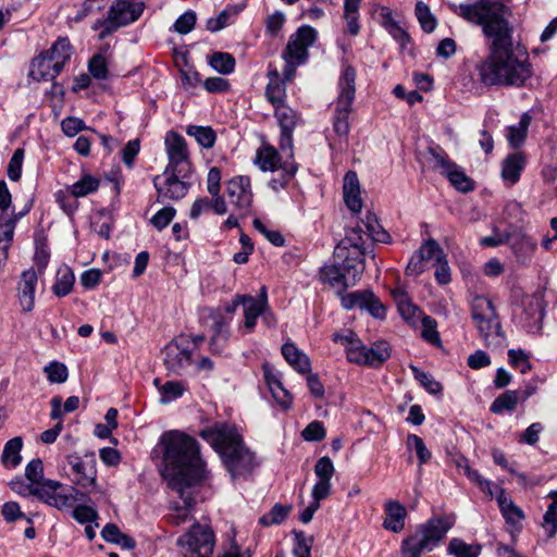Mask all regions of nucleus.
<instances>
[{
    "label": "nucleus",
    "mask_w": 557,
    "mask_h": 557,
    "mask_svg": "<svg viewBox=\"0 0 557 557\" xmlns=\"http://www.w3.org/2000/svg\"><path fill=\"white\" fill-rule=\"evenodd\" d=\"M450 9L465 21L481 26L483 34L492 39L488 70H524L529 60L525 49H509L512 29L508 17L511 10L504 0H473L450 4Z\"/></svg>",
    "instance_id": "obj_1"
},
{
    "label": "nucleus",
    "mask_w": 557,
    "mask_h": 557,
    "mask_svg": "<svg viewBox=\"0 0 557 557\" xmlns=\"http://www.w3.org/2000/svg\"><path fill=\"white\" fill-rule=\"evenodd\" d=\"M163 446L162 475L173 491L196 485L206 478V462L197 441L181 431H170L160 438Z\"/></svg>",
    "instance_id": "obj_2"
},
{
    "label": "nucleus",
    "mask_w": 557,
    "mask_h": 557,
    "mask_svg": "<svg viewBox=\"0 0 557 557\" xmlns=\"http://www.w3.org/2000/svg\"><path fill=\"white\" fill-rule=\"evenodd\" d=\"M199 436L220 455L233 479L250 474L257 466L253 453L246 447L234 425L215 422L202 429Z\"/></svg>",
    "instance_id": "obj_3"
},
{
    "label": "nucleus",
    "mask_w": 557,
    "mask_h": 557,
    "mask_svg": "<svg viewBox=\"0 0 557 557\" xmlns=\"http://www.w3.org/2000/svg\"><path fill=\"white\" fill-rule=\"evenodd\" d=\"M321 275L323 281L327 282L330 285L334 287L341 286L338 296L344 309L351 310L359 308L360 310L368 311L375 319L385 318V307L372 290L366 289L348 294L343 293L349 286V284L346 283V278L341 269L339 261L335 260L333 264L322 268Z\"/></svg>",
    "instance_id": "obj_4"
},
{
    "label": "nucleus",
    "mask_w": 557,
    "mask_h": 557,
    "mask_svg": "<svg viewBox=\"0 0 557 557\" xmlns=\"http://www.w3.org/2000/svg\"><path fill=\"white\" fill-rule=\"evenodd\" d=\"M454 521L448 517H436L418 525L414 532L401 542V557H421L423 552H432L445 539Z\"/></svg>",
    "instance_id": "obj_5"
},
{
    "label": "nucleus",
    "mask_w": 557,
    "mask_h": 557,
    "mask_svg": "<svg viewBox=\"0 0 557 557\" xmlns=\"http://www.w3.org/2000/svg\"><path fill=\"white\" fill-rule=\"evenodd\" d=\"M471 318L487 346L500 347L505 341V334L491 299L475 295L471 299Z\"/></svg>",
    "instance_id": "obj_6"
},
{
    "label": "nucleus",
    "mask_w": 557,
    "mask_h": 557,
    "mask_svg": "<svg viewBox=\"0 0 557 557\" xmlns=\"http://www.w3.org/2000/svg\"><path fill=\"white\" fill-rule=\"evenodd\" d=\"M355 72H344L338 82L339 94L333 117V128L338 137L346 138L350 131L349 114L356 94Z\"/></svg>",
    "instance_id": "obj_7"
},
{
    "label": "nucleus",
    "mask_w": 557,
    "mask_h": 557,
    "mask_svg": "<svg viewBox=\"0 0 557 557\" xmlns=\"http://www.w3.org/2000/svg\"><path fill=\"white\" fill-rule=\"evenodd\" d=\"M176 544L184 550V557H212L215 536L209 524L194 522L190 529L181 535Z\"/></svg>",
    "instance_id": "obj_8"
},
{
    "label": "nucleus",
    "mask_w": 557,
    "mask_h": 557,
    "mask_svg": "<svg viewBox=\"0 0 557 557\" xmlns=\"http://www.w3.org/2000/svg\"><path fill=\"white\" fill-rule=\"evenodd\" d=\"M28 493L58 510L71 508L78 500L77 495L79 494L76 487H65L55 480H44L37 487H29Z\"/></svg>",
    "instance_id": "obj_9"
},
{
    "label": "nucleus",
    "mask_w": 557,
    "mask_h": 557,
    "mask_svg": "<svg viewBox=\"0 0 557 557\" xmlns=\"http://www.w3.org/2000/svg\"><path fill=\"white\" fill-rule=\"evenodd\" d=\"M317 37V30L308 25L300 26L292 34L283 52L286 65L290 69L304 65L309 57L308 49L315 42Z\"/></svg>",
    "instance_id": "obj_10"
},
{
    "label": "nucleus",
    "mask_w": 557,
    "mask_h": 557,
    "mask_svg": "<svg viewBox=\"0 0 557 557\" xmlns=\"http://www.w3.org/2000/svg\"><path fill=\"white\" fill-rule=\"evenodd\" d=\"M145 8V2L140 0H114L108 10L103 25L108 32L127 26L141 16Z\"/></svg>",
    "instance_id": "obj_11"
},
{
    "label": "nucleus",
    "mask_w": 557,
    "mask_h": 557,
    "mask_svg": "<svg viewBox=\"0 0 557 557\" xmlns=\"http://www.w3.org/2000/svg\"><path fill=\"white\" fill-rule=\"evenodd\" d=\"M429 153L433 168L445 175L456 189L469 193L474 188L473 181L443 150L430 148Z\"/></svg>",
    "instance_id": "obj_12"
},
{
    "label": "nucleus",
    "mask_w": 557,
    "mask_h": 557,
    "mask_svg": "<svg viewBox=\"0 0 557 557\" xmlns=\"http://www.w3.org/2000/svg\"><path fill=\"white\" fill-rule=\"evenodd\" d=\"M389 347L386 343H376L372 347H367L361 339L355 341L346 351V358L349 362L359 366L380 367L389 358Z\"/></svg>",
    "instance_id": "obj_13"
},
{
    "label": "nucleus",
    "mask_w": 557,
    "mask_h": 557,
    "mask_svg": "<svg viewBox=\"0 0 557 557\" xmlns=\"http://www.w3.org/2000/svg\"><path fill=\"white\" fill-rule=\"evenodd\" d=\"M226 194L230 203L239 216H246L250 213L253 195L248 176L238 175L231 178L226 184Z\"/></svg>",
    "instance_id": "obj_14"
},
{
    "label": "nucleus",
    "mask_w": 557,
    "mask_h": 557,
    "mask_svg": "<svg viewBox=\"0 0 557 557\" xmlns=\"http://www.w3.org/2000/svg\"><path fill=\"white\" fill-rule=\"evenodd\" d=\"M162 354L165 368L175 374H182L191 364L189 341L185 336L170 342Z\"/></svg>",
    "instance_id": "obj_15"
},
{
    "label": "nucleus",
    "mask_w": 557,
    "mask_h": 557,
    "mask_svg": "<svg viewBox=\"0 0 557 557\" xmlns=\"http://www.w3.org/2000/svg\"><path fill=\"white\" fill-rule=\"evenodd\" d=\"M72 55V46L67 38H59L45 53H40L32 61L33 67H47L48 70H62L69 66Z\"/></svg>",
    "instance_id": "obj_16"
},
{
    "label": "nucleus",
    "mask_w": 557,
    "mask_h": 557,
    "mask_svg": "<svg viewBox=\"0 0 557 557\" xmlns=\"http://www.w3.org/2000/svg\"><path fill=\"white\" fill-rule=\"evenodd\" d=\"M255 164L263 172H274L281 169L288 177H293L298 170V165L294 161L281 162L280 152L269 144H263L257 149Z\"/></svg>",
    "instance_id": "obj_17"
},
{
    "label": "nucleus",
    "mask_w": 557,
    "mask_h": 557,
    "mask_svg": "<svg viewBox=\"0 0 557 557\" xmlns=\"http://www.w3.org/2000/svg\"><path fill=\"white\" fill-rule=\"evenodd\" d=\"M178 171L164 170L162 176H156L153 185L159 194V197L170 200H178L186 196L188 193L189 185L180 180L177 175Z\"/></svg>",
    "instance_id": "obj_18"
},
{
    "label": "nucleus",
    "mask_w": 557,
    "mask_h": 557,
    "mask_svg": "<svg viewBox=\"0 0 557 557\" xmlns=\"http://www.w3.org/2000/svg\"><path fill=\"white\" fill-rule=\"evenodd\" d=\"M194 485H182V491H175L181 503L173 504L171 512L168 516L169 523L175 527H180L186 522L194 521V517L190 515V510L196 504L191 487Z\"/></svg>",
    "instance_id": "obj_19"
},
{
    "label": "nucleus",
    "mask_w": 557,
    "mask_h": 557,
    "mask_svg": "<svg viewBox=\"0 0 557 557\" xmlns=\"http://www.w3.org/2000/svg\"><path fill=\"white\" fill-rule=\"evenodd\" d=\"M474 81H480L484 86H515L524 85L530 77V72H475Z\"/></svg>",
    "instance_id": "obj_20"
},
{
    "label": "nucleus",
    "mask_w": 557,
    "mask_h": 557,
    "mask_svg": "<svg viewBox=\"0 0 557 557\" xmlns=\"http://www.w3.org/2000/svg\"><path fill=\"white\" fill-rule=\"evenodd\" d=\"M165 147L169 164L165 170L177 171L178 165L188 161L187 145L183 136L175 132H169L165 137Z\"/></svg>",
    "instance_id": "obj_21"
},
{
    "label": "nucleus",
    "mask_w": 557,
    "mask_h": 557,
    "mask_svg": "<svg viewBox=\"0 0 557 557\" xmlns=\"http://www.w3.org/2000/svg\"><path fill=\"white\" fill-rule=\"evenodd\" d=\"M295 72H269L265 97L274 107L285 103L286 84L294 78Z\"/></svg>",
    "instance_id": "obj_22"
},
{
    "label": "nucleus",
    "mask_w": 557,
    "mask_h": 557,
    "mask_svg": "<svg viewBox=\"0 0 557 557\" xmlns=\"http://www.w3.org/2000/svg\"><path fill=\"white\" fill-rule=\"evenodd\" d=\"M66 459L72 469L73 484L84 488L96 486V470L92 466L86 463L78 456L70 455Z\"/></svg>",
    "instance_id": "obj_23"
},
{
    "label": "nucleus",
    "mask_w": 557,
    "mask_h": 557,
    "mask_svg": "<svg viewBox=\"0 0 557 557\" xmlns=\"http://www.w3.org/2000/svg\"><path fill=\"white\" fill-rule=\"evenodd\" d=\"M525 165L527 156L522 151L509 153L502 161L500 176L503 181L509 186L517 184Z\"/></svg>",
    "instance_id": "obj_24"
},
{
    "label": "nucleus",
    "mask_w": 557,
    "mask_h": 557,
    "mask_svg": "<svg viewBox=\"0 0 557 557\" xmlns=\"http://www.w3.org/2000/svg\"><path fill=\"white\" fill-rule=\"evenodd\" d=\"M38 281L36 271L30 268L21 274L18 282V298L23 311L29 312L35 306V290Z\"/></svg>",
    "instance_id": "obj_25"
},
{
    "label": "nucleus",
    "mask_w": 557,
    "mask_h": 557,
    "mask_svg": "<svg viewBox=\"0 0 557 557\" xmlns=\"http://www.w3.org/2000/svg\"><path fill=\"white\" fill-rule=\"evenodd\" d=\"M27 211L28 209L11 215L7 213L0 214V255H2L3 261H7L9 258L16 223Z\"/></svg>",
    "instance_id": "obj_26"
},
{
    "label": "nucleus",
    "mask_w": 557,
    "mask_h": 557,
    "mask_svg": "<svg viewBox=\"0 0 557 557\" xmlns=\"http://www.w3.org/2000/svg\"><path fill=\"white\" fill-rule=\"evenodd\" d=\"M347 251L355 255L357 253V256L366 255L362 230L359 226L346 230L345 237L334 249V257L346 256Z\"/></svg>",
    "instance_id": "obj_27"
},
{
    "label": "nucleus",
    "mask_w": 557,
    "mask_h": 557,
    "mask_svg": "<svg viewBox=\"0 0 557 557\" xmlns=\"http://www.w3.org/2000/svg\"><path fill=\"white\" fill-rule=\"evenodd\" d=\"M344 200L348 209L355 213L362 209L360 197V184L356 172L348 171L344 177L343 184Z\"/></svg>",
    "instance_id": "obj_28"
},
{
    "label": "nucleus",
    "mask_w": 557,
    "mask_h": 557,
    "mask_svg": "<svg viewBox=\"0 0 557 557\" xmlns=\"http://www.w3.org/2000/svg\"><path fill=\"white\" fill-rule=\"evenodd\" d=\"M363 257L364 256H357V253H351L350 251H347L346 256L334 257L335 260L339 261L341 269L346 278V283L349 285H354L357 281L360 280L364 270Z\"/></svg>",
    "instance_id": "obj_29"
},
{
    "label": "nucleus",
    "mask_w": 557,
    "mask_h": 557,
    "mask_svg": "<svg viewBox=\"0 0 557 557\" xmlns=\"http://www.w3.org/2000/svg\"><path fill=\"white\" fill-rule=\"evenodd\" d=\"M385 511L386 518L383 527L395 533L403 531L407 516L406 508L397 500H388L385 504Z\"/></svg>",
    "instance_id": "obj_30"
},
{
    "label": "nucleus",
    "mask_w": 557,
    "mask_h": 557,
    "mask_svg": "<svg viewBox=\"0 0 557 557\" xmlns=\"http://www.w3.org/2000/svg\"><path fill=\"white\" fill-rule=\"evenodd\" d=\"M531 122V114L524 112L517 125H510L506 128V138L511 148L518 149L524 144Z\"/></svg>",
    "instance_id": "obj_31"
},
{
    "label": "nucleus",
    "mask_w": 557,
    "mask_h": 557,
    "mask_svg": "<svg viewBox=\"0 0 557 557\" xmlns=\"http://www.w3.org/2000/svg\"><path fill=\"white\" fill-rule=\"evenodd\" d=\"M282 354L285 360L298 372L308 373L311 370L309 358L299 350L293 343H285L282 346Z\"/></svg>",
    "instance_id": "obj_32"
},
{
    "label": "nucleus",
    "mask_w": 557,
    "mask_h": 557,
    "mask_svg": "<svg viewBox=\"0 0 557 557\" xmlns=\"http://www.w3.org/2000/svg\"><path fill=\"white\" fill-rule=\"evenodd\" d=\"M245 314V329L250 332L256 325L257 318L263 312L265 307L264 299H256L251 296L244 295L242 298Z\"/></svg>",
    "instance_id": "obj_33"
},
{
    "label": "nucleus",
    "mask_w": 557,
    "mask_h": 557,
    "mask_svg": "<svg viewBox=\"0 0 557 557\" xmlns=\"http://www.w3.org/2000/svg\"><path fill=\"white\" fill-rule=\"evenodd\" d=\"M529 397L530 394H524L521 396L520 392L518 391H507L495 398L490 409L495 414H500L504 411H512L520 400L524 401Z\"/></svg>",
    "instance_id": "obj_34"
},
{
    "label": "nucleus",
    "mask_w": 557,
    "mask_h": 557,
    "mask_svg": "<svg viewBox=\"0 0 557 557\" xmlns=\"http://www.w3.org/2000/svg\"><path fill=\"white\" fill-rule=\"evenodd\" d=\"M508 240L521 262H525L531 258L537 245L535 239L524 234L511 236Z\"/></svg>",
    "instance_id": "obj_35"
},
{
    "label": "nucleus",
    "mask_w": 557,
    "mask_h": 557,
    "mask_svg": "<svg viewBox=\"0 0 557 557\" xmlns=\"http://www.w3.org/2000/svg\"><path fill=\"white\" fill-rule=\"evenodd\" d=\"M497 503L507 523L516 524L524 518L523 511L515 505L504 488L499 490Z\"/></svg>",
    "instance_id": "obj_36"
},
{
    "label": "nucleus",
    "mask_w": 557,
    "mask_h": 557,
    "mask_svg": "<svg viewBox=\"0 0 557 557\" xmlns=\"http://www.w3.org/2000/svg\"><path fill=\"white\" fill-rule=\"evenodd\" d=\"M274 115L277 119L281 132H294L300 120L298 113L286 103L276 104Z\"/></svg>",
    "instance_id": "obj_37"
},
{
    "label": "nucleus",
    "mask_w": 557,
    "mask_h": 557,
    "mask_svg": "<svg viewBox=\"0 0 557 557\" xmlns=\"http://www.w3.org/2000/svg\"><path fill=\"white\" fill-rule=\"evenodd\" d=\"M75 282L73 271L67 265H62L57 271L55 282L52 286V292L58 297H64L71 293Z\"/></svg>",
    "instance_id": "obj_38"
},
{
    "label": "nucleus",
    "mask_w": 557,
    "mask_h": 557,
    "mask_svg": "<svg viewBox=\"0 0 557 557\" xmlns=\"http://www.w3.org/2000/svg\"><path fill=\"white\" fill-rule=\"evenodd\" d=\"M23 446V441L21 437H14L10 440L3 448L2 455H1V463L8 468L12 469L17 467L21 461V449Z\"/></svg>",
    "instance_id": "obj_39"
},
{
    "label": "nucleus",
    "mask_w": 557,
    "mask_h": 557,
    "mask_svg": "<svg viewBox=\"0 0 557 557\" xmlns=\"http://www.w3.org/2000/svg\"><path fill=\"white\" fill-rule=\"evenodd\" d=\"M228 322L225 320V318L219 315L214 319V334L212 335L210 339V347L211 349L220 354L222 352L227 339H228Z\"/></svg>",
    "instance_id": "obj_40"
},
{
    "label": "nucleus",
    "mask_w": 557,
    "mask_h": 557,
    "mask_svg": "<svg viewBox=\"0 0 557 557\" xmlns=\"http://www.w3.org/2000/svg\"><path fill=\"white\" fill-rule=\"evenodd\" d=\"M111 72H89L82 73L75 77V83L72 87L73 91L83 90L89 86H95L92 81H95L100 88H104L103 82L110 78Z\"/></svg>",
    "instance_id": "obj_41"
},
{
    "label": "nucleus",
    "mask_w": 557,
    "mask_h": 557,
    "mask_svg": "<svg viewBox=\"0 0 557 557\" xmlns=\"http://www.w3.org/2000/svg\"><path fill=\"white\" fill-rule=\"evenodd\" d=\"M481 545H470L460 539H451L447 552L455 557H479Z\"/></svg>",
    "instance_id": "obj_42"
},
{
    "label": "nucleus",
    "mask_w": 557,
    "mask_h": 557,
    "mask_svg": "<svg viewBox=\"0 0 557 557\" xmlns=\"http://www.w3.org/2000/svg\"><path fill=\"white\" fill-rule=\"evenodd\" d=\"M99 187V180L90 174H85L79 181L69 186L71 194L74 197H85Z\"/></svg>",
    "instance_id": "obj_43"
},
{
    "label": "nucleus",
    "mask_w": 557,
    "mask_h": 557,
    "mask_svg": "<svg viewBox=\"0 0 557 557\" xmlns=\"http://www.w3.org/2000/svg\"><path fill=\"white\" fill-rule=\"evenodd\" d=\"M414 13L424 32L432 33L436 28L437 20L426 3L417 1Z\"/></svg>",
    "instance_id": "obj_44"
},
{
    "label": "nucleus",
    "mask_w": 557,
    "mask_h": 557,
    "mask_svg": "<svg viewBox=\"0 0 557 557\" xmlns=\"http://www.w3.org/2000/svg\"><path fill=\"white\" fill-rule=\"evenodd\" d=\"M187 134L194 136L196 141L206 149L214 146L216 136L214 131L209 126H188Z\"/></svg>",
    "instance_id": "obj_45"
},
{
    "label": "nucleus",
    "mask_w": 557,
    "mask_h": 557,
    "mask_svg": "<svg viewBox=\"0 0 557 557\" xmlns=\"http://www.w3.org/2000/svg\"><path fill=\"white\" fill-rule=\"evenodd\" d=\"M185 391L186 386L184 383L178 381H168L159 387V392L161 394L160 401L162 404H168L181 397Z\"/></svg>",
    "instance_id": "obj_46"
},
{
    "label": "nucleus",
    "mask_w": 557,
    "mask_h": 557,
    "mask_svg": "<svg viewBox=\"0 0 557 557\" xmlns=\"http://www.w3.org/2000/svg\"><path fill=\"white\" fill-rule=\"evenodd\" d=\"M414 379L431 394H440L442 385L430 373L420 370L416 366H410Z\"/></svg>",
    "instance_id": "obj_47"
},
{
    "label": "nucleus",
    "mask_w": 557,
    "mask_h": 557,
    "mask_svg": "<svg viewBox=\"0 0 557 557\" xmlns=\"http://www.w3.org/2000/svg\"><path fill=\"white\" fill-rule=\"evenodd\" d=\"M292 507L283 506L281 504H275L271 511L264 516H262L259 520L260 524L264 527H269L272 524H278L283 522L288 516Z\"/></svg>",
    "instance_id": "obj_48"
},
{
    "label": "nucleus",
    "mask_w": 557,
    "mask_h": 557,
    "mask_svg": "<svg viewBox=\"0 0 557 557\" xmlns=\"http://www.w3.org/2000/svg\"><path fill=\"white\" fill-rule=\"evenodd\" d=\"M417 252L422 255L425 263L432 259L437 262L438 260H443V256H445L442 247L432 238L424 242Z\"/></svg>",
    "instance_id": "obj_49"
},
{
    "label": "nucleus",
    "mask_w": 557,
    "mask_h": 557,
    "mask_svg": "<svg viewBox=\"0 0 557 557\" xmlns=\"http://www.w3.org/2000/svg\"><path fill=\"white\" fill-rule=\"evenodd\" d=\"M54 197H55V201L59 203L60 208L66 214L71 215L76 211L78 203L75 200L76 197L72 196L71 189H69V187L65 190H63V189L58 190L54 194Z\"/></svg>",
    "instance_id": "obj_50"
},
{
    "label": "nucleus",
    "mask_w": 557,
    "mask_h": 557,
    "mask_svg": "<svg viewBox=\"0 0 557 557\" xmlns=\"http://www.w3.org/2000/svg\"><path fill=\"white\" fill-rule=\"evenodd\" d=\"M209 65L212 70H234L235 58L227 52H214L209 58Z\"/></svg>",
    "instance_id": "obj_51"
},
{
    "label": "nucleus",
    "mask_w": 557,
    "mask_h": 557,
    "mask_svg": "<svg viewBox=\"0 0 557 557\" xmlns=\"http://www.w3.org/2000/svg\"><path fill=\"white\" fill-rule=\"evenodd\" d=\"M196 20L197 16L194 11H186L175 21L172 28L181 35L188 34L194 29Z\"/></svg>",
    "instance_id": "obj_52"
},
{
    "label": "nucleus",
    "mask_w": 557,
    "mask_h": 557,
    "mask_svg": "<svg viewBox=\"0 0 557 557\" xmlns=\"http://www.w3.org/2000/svg\"><path fill=\"white\" fill-rule=\"evenodd\" d=\"M45 372L50 383H63L69 376L67 368L58 361H53L45 367Z\"/></svg>",
    "instance_id": "obj_53"
},
{
    "label": "nucleus",
    "mask_w": 557,
    "mask_h": 557,
    "mask_svg": "<svg viewBox=\"0 0 557 557\" xmlns=\"http://www.w3.org/2000/svg\"><path fill=\"white\" fill-rule=\"evenodd\" d=\"M25 476L30 484L39 485L44 479V466L40 459L30 460L25 468Z\"/></svg>",
    "instance_id": "obj_54"
},
{
    "label": "nucleus",
    "mask_w": 557,
    "mask_h": 557,
    "mask_svg": "<svg viewBox=\"0 0 557 557\" xmlns=\"http://www.w3.org/2000/svg\"><path fill=\"white\" fill-rule=\"evenodd\" d=\"M24 160V149L17 148L10 159L8 165V176L11 181H18L22 174V165Z\"/></svg>",
    "instance_id": "obj_55"
},
{
    "label": "nucleus",
    "mask_w": 557,
    "mask_h": 557,
    "mask_svg": "<svg viewBox=\"0 0 557 557\" xmlns=\"http://www.w3.org/2000/svg\"><path fill=\"white\" fill-rule=\"evenodd\" d=\"M407 445L409 447H413L414 448V450L417 453V456L419 458L420 465H423V463L428 462L431 459V453L426 448L423 440L420 436H418L416 434L408 435V437H407Z\"/></svg>",
    "instance_id": "obj_56"
},
{
    "label": "nucleus",
    "mask_w": 557,
    "mask_h": 557,
    "mask_svg": "<svg viewBox=\"0 0 557 557\" xmlns=\"http://www.w3.org/2000/svg\"><path fill=\"white\" fill-rule=\"evenodd\" d=\"M295 546L293 549L295 557H311L312 539L307 537L302 532H294Z\"/></svg>",
    "instance_id": "obj_57"
},
{
    "label": "nucleus",
    "mask_w": 557,
    "mask_h": 557,
    "mask_svg": "<svg viewBox=\"0 0 557 557\" xmlns=\"http://www.w3.org/2000/svg\"><path fill=\"white\" fill-rule=\"evenodd\" d=\"M72 517L82 524L95 522L98 512L95 508L87 505H78L72 510Z\"/></svg>",
    "instance_id": "obj_58"
},
{
    "label": "nucleus",
    "mask_w": 557,
    "mask_h": 557,
    "mask_svg": "<svg viewBox=\"0 0 557 557\" xmlns=\"http://www.w3.org/2000/svg\"><path fill=\"white\" fill-rule=\"evenodd\" d=\"M421 322L423 338L430 342L431 344H438L440 335L438 332L436 331V321L430 315H422Z\"/></svg>",
    "instance_id": "obj_59"
},
{
    "label": "nucleus",
    "mask_w": 557,
    "mask_h": 557,
    "mask_svg": "<svg viewBox=\"0 0 557 557\" xmlns=\"http://www.w3.org/2000/svg\"><path fill=\"white\" fill-rule=\"evenodd\" d=\"M301 435L304 440L308 442L322 441L326 432L322 422L312 421L304 429Z\"/></svg>",
    "instance_id": "obj_60"
},
{
    "label": "nucleus",
    "mask_w": 557,
    "mask_h": 557,
    "mask_svg": "<svg viewBox=\"0 0 557 557\" xmlns=\"http://www.w3.org/2000/svg\"><path fill=\"white\" fill-rule=\"evenodd\" d=\"M180 82L183 89L193 94L198 87H202L203 84L199 72H181Z\"/></svg>",
    "instance_id": "obj_61"
},
{
    "label": "nucleus",
    "mask_w": 557,
    "mask_h": 557,
    "mask_svg": "<svg viewBox=\"0 0 557 557\" xmlns=\"http://www.w3.org/2000/svg\"><path fill=\"white\" fill-rule=\"evenodd\" d=\"M508 357L510 364L519 368L521 373H527L531 370V363L528 360L527 354L522 349H510L508 351Z\"/></svg>",
    "instance_id": "obj_62"
},
{
    "label": "nucleus",
    "mask_w": 557,
    "mask_h": 557,
    "mask_svg": "<svg viewBox=\"0 0 557 557\" xmlns=\"http://www.w3.org/2000/svg\"><path fill=\"white\" fill-rule=\"evenodd\" d=\"M175 215V209L172 207H164L163 209L159 210L152 218H151V224L158 228L163 230L166 227L171 221L173 220Z\"/></svg>",
    "instance_id": "obj_63"
},
{
    "label": "nucleus",
    "mask_w": 557,
    "mask_h": 557,
    "mask_svg": "<svg viewBox=\"0 0 557 557\" xmlns=\"http://www.w3.org/2000/svg\"><path fill=\"white\" fill-rule=\"evenodd\" d=\"M334 471V465L329 457L320 458L314 466V473L319 480L331 481Z\"/></svg>",
    "instance_id": "obj_64"
}]
</instances>
